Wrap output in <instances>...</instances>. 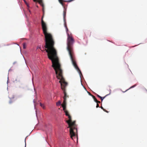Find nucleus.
<instances>
[{"label":"nucleus","mask_w":147,"mask_h":147,"mask_svg":"<svg viewBox=\"0 0 147 147\" xmlns=\"http://www.w3.org/2000/svg\"><path fill=\"white\" fill-rule=\"evenodd\" d=\"M47 55L48 58L52 61V67L55 71L57 78L60 80L59 82L61 84V88L63 90L64 94L63 102H66V98L69 97L65 92V88L67 84L65 81L63 76L62 71L61 68V65L59 62L57 52L47 54Z\"/></svg>","instance_id":"f257e3e1"},{"label":"nucleus","mask_w":147,"mask_h":147,"mask_svg":"<svg viewBox=\"0 0 147 147\" xmlns=\"http://www.w3.org/2000/svg\"><path fill=\"white\" fill-rule=\"evenodd\" d=\"M43 15L41 19V25L43 32L45 36V47L46 52L47 54L56 52V51L54 48V46L55 42L52 35L47 32V28L46 24L44 22L43 18L44 15V7H42Z\"/></svg>","instance_id":"f03ea898"},{"label":"nucleus","mask_w":147,"mask_h":147,"mask_svg":"<svg viewBox=\"0 0 147 147\" xmlns=\"http://www.w3.org/2000/svg\"><path fill=\"white\" fill-rule=\"evenodd\" d=\"M74 40L73 37L70 36L68 33H67V49L68 51L70 57L73 65L80 74L82 73L78 67L75 61V57L74 55L73 50V44Z\"/></svg>","instance_id":"7ed1b4c3"},{"label":"nucleus","mask_w":147,"mask_h":147,"mask_svg":"<svg viewBox=\"0 0 147 147\" xmlns=\"http://www.w3.org/2000/svg\"><path fill=\"white\" fill-rule=\"evenodd\" d=\"M64 112L65 115L68 116L69 120L67 121L66 122L69 125L68 127L70 128V137L73 139V137L76 136V133L77 132V125L75 123V121H72L71 117L69 115L68 111H67Z\"/></svg>","instance_id":"20e7f679"},{"label":"nucleus","mask_w":147,"mask_h":147,"mask_svg":"<svg viewBox=\"0 0 147 147\" xmlns=\"http://www.w3.org/2000/svg\"><path fill=\"white\" fill-rule=\"evenodd\" d=\"M66 102H63L61 105L62 107L63 108V110L64 112L67 111L66 110Z\"/></svg>","instance_id":"39448f33"},{"label":"nucleus","mask_w":147,"mask_h":147,"mask_svg":"<svg viewBox=\"0 0 147 147\" xmlns=\"http://www.w3.org/2000/svg\"><path fill=\"white\" fill-rule=\"evenodd\" d=\"M38 2L41 5V6L43 7H44V5L43 3L42 0H37L35 2Z\"/></svg>","instance_id":"423d86ee"},{"label":"nucleus","mask_w":147,"mask_h":147,"mask_svg":"<svg viewBox=\"0 0 147 147\" xmlns=\"http://www.w3.org/2000/svg\"><path fill=\"white\" fill-rule=\"evenodd\" d=\"M66 14V11L64 10L63 11V20L64 22H65V17Z\"/></svg>","instance_id":"0eeeda50"},{"label":"nucleus","mask_w":147,"mask_h":147,"mask_svg":"<svg viewBox=\"0 0 147 147\" xmlns=\"http://www.w3.org/2000/svg\"><path fill=\"white\" fill-rule=\"evenodd\" d=\"M65 22V28H66V31L67 32V33H68L67 32L68 31V29L67 27L66 22Z\"/></svg>","instance_id":"6e6552de"},{"label":"nucleus","mask_w":147,"mask_h":147,"mask_svg":"<svg viewBox=\"0 0 147 147\" xmlns=\"http://www.w3.org/2000/svg\"><path fill=\"white\" fill-rule=\"evenodd\" d=\"M40 106L42 107V108L43 109H45V107L44 105L43 104H42V103H40Z\"/></svg>","instance_id":"1a4fd4ad"},{"label":"nucleus","mask_w":147,"mask_h":147,"mask_svg":"<svg viewBox=\"0 0 147 147\" xmlns=\"http://www.w3.org/2000/svg\"><path fill=\"white\" fill-rule=\"evenodd\" d=\"M26 43H23V47L24 49H25L26 48Z\"/></svg>","instance_id":"9d476101"},{"label":"nucleus","mask_w":147,"mask_h":147,"mask_svg":"<svg viewBox=\"0 0 147 147\" xmlns=\"http://www.w3.org/2000/svg\"><path fill=\"white\" fill-rule=\"evenodd\" d=\"M92 97L93 98V99H94V101L95 102H96L97 101V99H96V98H95V97L94 96H92Z\"/></svg>","instance_id":"9b49d317"},{"label":"nucleus","mask_w":147,"mask_h":147,"mask_svg":"<svg viewBox=\"0 0 147 147\" xmlns=\"http://www.w3.org/2000/svg\"><path fill=\"white\" fill-rule=\"evenodd\" d=\"M107 95H106L104 97H101V98H100L101 100V101L102 102V100H103V99Z\"/></svg>","instance_id":"f8f14e48"},{"label":"nucleus","mask_w":147,"mask_h":147,"mask_svg":"<svg viewBox=\"0 0 147 147\" xmlns=\"http://www.w3.org/2000/svg\"><path fill=\"white\" fill-rule=\"evenodd\" d=\"M61 102L60 101H59L57 103V105H60L61 104Z\"/></svg>","instance_id":"ddd939ff"},{"label":"nucleus","mask_w":147,"mask_h":147,"mask_svg":"<svg viewBox=\"0 0 147 147\" xmlns=\"http://www.w3.org/2000/svg\"><path fill=\"white\" fill-rule=\"evenodd\" d=\"M88 93L92 97L93 96V95H92V94L90 92H88Z\"/></svg>","instance_id":"4468645a"},{"label":"nucleus","mask_w":147,"mask_h":147,"mask_svg":"<svg viewBox=\"0 0 147 147\" xmlns=\"http://www.w3.org/2000/svg\"><path fill=\"white\" fill-rule=\"evenodd\" d=\"M96 96L98 97H99V98H101V96H99V95H98V94H96Z\"/></svg>","instance_id":"2eb2a0df"},{"label":"nucleus","mask_w":147,"mask_h":147,"mask_svg":"<svg viewBox=\"0 0 147 147\" xmlns=\"http://www.w3.org/2000/svg\"><path fill=\"white\" fill-rule=\"evenodd\" d=\"M96 102L97 103V104H98V103H100V101H98L97 100V101Z\"/></svg>","instance_id":"dca6fc26"},{"label":"nucleus","mask_w":147,"mask_h":147,"mask_svg":"<svg viewBox=\"0 0 147 147\" xmlns=\"http://www.w3.org/2000/svg\"><path fill=\"white\" fill-rule=\"evenodd\" d=\"M99 107V105L98 104H97V105H96V108H98V107Z\"/></svg>","instance_id":"f3484780"},{"label":"nucleus","mask_w":147,"mask_h":147,"mask_svg":"<svg viewBox=\"0 0 147 147\" xmlns=\"http://www.w3.org/2000/svg\"><path fill=\"white\" fill-rule=\"evenodd\" d=\"M13 102V101L10 100V101L9 102V103L10 104H11V103H12Z\"/></svg>","instance_id":"a211bd4d"},{"label":"nucleus","mask_w":147,"mask_h":147,"mask_svg":"<svg viewBox=\"0 0 147 147\" xmlns=\"http://www.w3.org/2000/svg\"><path fill=\"white\" fill-rule=\"evenodd\" d=\"M23 1H24V3H25L26 4H27V2H26V0H23Z\"/></svg>","instance_id":"6ab92c4d"},{"label":"nucleus","mask_w":147,"mask_h":147,"mask_svg":"<svg viewBox=\"0 0 147 147\" xmlns=\"http://www.w3.org/2000/svg\"><path fill=\"white\" fill-rule=\"evenodd\" d=\"M26 5H27V6L28 7H29V4L27 3V4H26Z\"/></svg>","instance_id":"aec40b11"},{"label":"nucleus","mask_w":147,"mask_h":147,"mask_svg":"<svg viewBox=\"0 0 147 147\" xmlns=\"http://www.w3.org/2000/svg\"><path fill=\"white\" fill-rule=\"evenodd\" d=\"M135 86H131V87L130 88H133Z\"/></svg>","instance_id":"412c9836"},{"label":"nucleus","mask_w":147,"mask_h":147,"mask_svg":"<svg viewBox=\"0 0 147 147\" xmlns=\"http://www.w3.org/2000/svg\"><path fill=\"white\" fill-rule=\"evenodd\" d=\"M103 110L105 112V111H106V110L104 109H103Z\"/></svg>","instance_id":"4be33fe9"},{"label":"nucleus","mask_w":147,"mask_h":147,"mask_svg":"<svg viewBox=\"0 0 147 147\" xmlns=\"http://www.w3.org/2000/svg\"><path fill=\"white\" fill-rule=\"evenodd\" d=\"M101 108L103 110V109H103V107H101Z\"/></svg>","instance_id":"5701e85b"},{"label":"nucleus","mask_w":147,"mask_h":147,"mask_svg":"<svg viewBox=\"0 0 147 147\" xmlns=\"http://www.w3.org/2000/svg\"><path fill=\"white\" fill-rule=\"evenodd\" d=\"M129 89H127V90H126L125 91V92H126V91H127V90H128ZM125 92V91H124V92Z\"/></svg>","instance_id":"b1692460"},{"label":"nucleus","mask_w":147,"mask_h":147,"mask_svg":"<svg viewBox=\"0 0 147 147\" xmlns=\"http://www.w3.org/2000/svg\"><path fill=\"white\" fill-rule=\"evenodd\" d=\"M129 89H127V90H126L125 91V92H126V91H127V90H128ZM125 92V91H124V92Z\"/></svg>","instance_id":"393cba45"},{"label":"nucleus","mask_w":147,"mask_h":147,"mask_svg":"<svg viewBox=\"0 0 147 147\" xmlns=\"http://www.w3.org/2000/svg\"><path fill=\"white\" fill-rule=\"evenodd\" d=\"M105 112H107V113L108 112L106 110V111H105Z\"/></svg>","instance_id":"a878e982"},{"label":"nucleus","mask_w":147,"mask_h":147,"mask_svg":"<svg viewBox=\"0 0 147 147\" xmlns=\"http://www.w3.org/2000/svg\"><path fill=\"white\" fill-rule=\"evenodd\" d=\"M38 48H39V47H38L37 48V49H38Z\"/></svg>","instance_id":"bb28decb"},{"label":"nucleus","mask_w":147,"mask_h":147,"mask_svg":"<svg viewBox=\"0 0 147 147\" xmlns=\"http://www.w3.org/2000/svg\"><path fill=\"white\" fill-rule=\"evenodd\" d=\"M38 48H39V47H38L37 48V49H38Z\"/></svg>","instance_id":"cd10ccee"},{"label":"nucleus","mask_w":147,"mask_h":147,"mask_svg":"<svg viewBox=\"0 0 147 147\" xmlns=\"http://www.w3.org/2000/svg\"><path fill=\"white\" fill-rule=\"evenodd\" d=\"M25 147H26V146H25Z\"/></svg>","instance_id":"c85d7f7f"}]
</instances>
